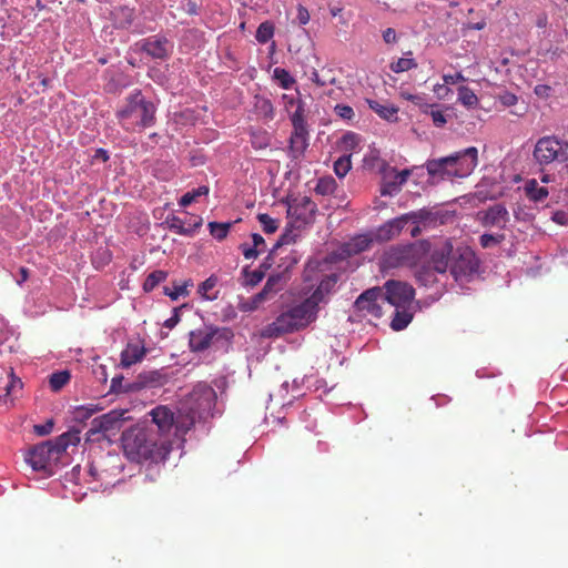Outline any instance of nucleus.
Segmentation results:
<instances>
[{"mask_svg": "<svg viewBox=\"0 0 568 568\" xmlns=\"http://www.w3.org/2000/svg\"><path fill=\"white\" fill-rule=\"evenodd\" d=\"M458 101L467 108H474L478 104V98L475 92L465 85L458 88Z\"/></svg>", "mask_w": 568, "mask_h": 568, "instance_id": "obj_40", "label": "nucleus"}, {"mask_svg": "<svg viewBox=\"0 0 568 568\" xmlns=\"http://www.w3.org/2000/svg\"><path fill=\"white\" fill-rule=\"evenodd\" d=\"M231 336L230 328L204 325L190 332L189 346L192 352H204L214 341L229 339Z\"/></svg>", "mask_w": 568, "mask_h": 568, "instance_id": "obj_12", "label": "nucleus"}, {"mask_svg": "<svg viewBox=\"0 0 568 568\" xmlns=\"http://www.w3.org/2000/svg\"><path fill=\"white\" fill-rule=\"evenodd\" d=\"M346 265L336 262L326 264V257L322 260V302L324 301V294H329L336 287L339 282Z\"/></svg>", "mask_w": 568, "mask_h": 568, "instance_id": "obj_20", "label": "nucleus"}, {"mask_svg": "<svg viewBox=\"0 0 568 568\" xmlns=\"http://www.w3.org/2000/svg\"><path fill=\"white\" fill-rule=\"evenodd\" d=\"M143 384L149 387L162 386L166 383V375L159 371H151L140 375Z\"/></svg>", "mask_w": 568, "mask_h": 568, "instance_id": "obj_36", "label": "nucleus"}, {"mask_svg": "<svg viewBox=\"0 0 568 568\" xmlns=\"http://www.w3.org/2000/svg\"><path fill=\"white\" fill-rule=\"evenodd\" d=\"M146 355V348L142 341L129 342L120 355V365L129 368L132 365L142 362Z\"/></svg>", "mask_w": 568, "mask_h": 568, "instance_id": "obj_23", "label": "nucleus"}, {"mask_svg": "<svg viewBox=\"0 0 568 568\" xmlns=\"http://www.w3.org/2000/svg\"><path fill=\"white\" fill-rule=\"evenodd\" d=\"M273 77L280 82L281 87L286 90L290 89L295 82L290 72L283 68H275L273 71Z\"/></svg>", "mask_w": 568, "mask_h": 568, "instance_id": "obj_44", "label": "nucleus"}, {"mask_svg": "<svg viewBox=\"0 0 568 568\" xmlns=\"http://www.w3.org/2000/svg\"><path fill=\"white\" fill-rule=\"evenodd\" d=\"M430 248V243L426 240L390 245L381 256V270L388 271L417 267L429 255Z\"/></svg>", "mask_w": 568, "mask_h": 568, "instance_id": "obj_4", "label": "nucleus"}, {"mask_svg": "<svg viewBox=\"0 0 568 568\" xmlns=\"http://www.w3.org/2000/svg\"><path fill=\"white\" fill-rule=\"evenodd\" d=\"M453 251V243L449 240H446L439 247L429 252L428 265H430L437 273L445 274L447 270L450 271Z\"/></svg>", "mask_w": 568, "mask_h": 568, "instance_id": "obj_21", "label": "nucleus"}, {"mask_svg": "<svg viewBox=\"0 0 568 568\" xmlns=\"http://www.w3.org/2000/svg\"><path fill=\"white\" fill-rule=\"evenodd\" d=\"M155 112V104L146 100L140 90H135L116 111V118L125 131L135 132L153 126Z\"/></svg>", "mask_w": 568, "mask_h": 568, "instance_id": "obj_3", "label": "nucleus"}, {"mask_svg": "<svg viewBox=\"0 0 568 568\" xmlns=\"http://www.w3.org/2000/svg\"><path fill=\"white\" fill-rule=\"evenodd\" d=\"M203 220L199 215H192L186 213V217L182 219L178 215H169L165 220L168 229L179 235L194 236L197 230L201 227Z\"/></svg>", "mask_w": 568, "mask_h": 568, "instance_id": "obj_19", "label": "nucleus"}, {"mask_svg": "<svg viewBox=\"0 0 568 568\" xmlns=\"http://www.w3.org/2000/svg\"><path fill=\"white\" fill-rule=\"evenodd\" d=\"M57 450L62 455L69 446H77L80 443V432L71 429L52 439Z\"/></svg>", "mask_w": 568, "mask_h": 568, "instance_id": "obj_28", "label": "nucleus"}, {"mask_svg": "<svg viewBox=\"0 0 568 568\" xmlns=\"http://www.w3.org/2000/svg\"><path fill=\"white\" fill-rule=\"evenodd\" d=\"M53 426H54L53 420L48 419L44 424L34 425L33 430L38 436H45L52 432Z\"/></svg>", "mask_w": 568, "mask_h": 568, "instance_id": "obj_50", "label": "nucleus"}, {"mask_svg": "<svg viewBox=\"0 0 568 568\" xmlns=\"http://www.w3.org/2000/svg\"><path fill=\"white\" fill-rule=\"evenodd\" d=\"M417 68V62L413 58H399L390 63V70L395 73L405 72Z\"/></svg>", "mask_w": 568, "mask_h": 568, "instance_id": "obj_42", "label": "nucleus"}, {"mask_svg": "<svg viewBox=\"0 0 568 568\" xmlns=\"http://www.w3.org/2000/svg\"><path fill=\"white\" fill-rule=\"evenodd\" d=\"M344 143L349 146H355L358 143V135L355 133H347L343 136Z\"/></svg>", "mask_w": 568, "mask_h": 568, "instance_id": "obj_64", "label": "nucleus"}, {"mask_svg": "<svg viewBox=\"0 0 568 568\" xmlns=\"http://www.w3.org/2000/svg\"><path fill=\"white\" fill-rule=\"evenodd\" d=\"M500 101L506 106L515 105L518 101L517 97L510 92H505L500 95Z\"/></svg>", "mask_w": 568, "mask_h": 568, "instance_id": "obj_60", "label": "nucleus"}, {"mask_svg": "<svg viewBox=\"0 0 568 568\" xmlns=\"http://www.w3.org/2000/svg\"><path fill=\"white\" fill-rule=\"evenodd\" d=\"M324 94L333 99H338L342 95V87L338 84H327V87L322 88V95Z\"/></svg>", "mask_w": 568, "mask_h": 568, "instance_id": "obj_53", "label": "nucleus"}, {"mask_svg": "<svg viewBox=\"0 0 568 568\" xmlns=\"http://www.w3.org/2000/svg\"><path fill=\"white\" fill-rule=\"evenodd\" d=\"M274 23L271 21H264L258 26L255 38L258 43L264 44L267 43L274 37Z\"/></svg>", "mask_w": 568, "mask_h": 568, "instance_id": "obj_38", "label": "nucleus"}, {"mask_svg": "<svg viewBox=\"0 0 568 568\" xmlns=\"http://www.w3.org/2000/svg\"><path fill=\"white\" fill-rule=\"evenodd\" d=\"M373 240L368 235H357L349 242L344 243L336 252L331 253L326 256V264L336 262L347 264V258L352 255L359 254L368 250L372 245Z\"/></svg>", "mask_w": 568, "mask_h": 568, "instance_id": "obj_16", "label": "nucleus"}, {"mask_svg": "<svg viewBox=\"0 0 568 568\" xmlns=\"http://www.w3.org/2000/svg\"><path fill=\"white\" fill-rule=\"evenodd\" d=\"M505 235L504 234H489L485 233L479 237V243L481 247L489 248L493 246H496L504 242Z\"/></svg>", "mask_w": 568, "mask_h": 568, "instance_id": "obj_46", "label": "nucleus"}, {"mask_svg": "<svg viewBox=\"0 0 568 568\" xmlns=\"http://www.w3.org/2000/svg\"><path fill=\"white\" fill-rule=\"evenodd\" d=\"M367 104L382 119L389 122H396L398 120V108L394 104H383L376 100H367Z\"/></svg>", "mask_w": 568, "mask_h": 568, "instance_id": "obj_26", "label": "nucleus"}, {"mask_svg": "<svg viewBox=\"0 0 568 568\" xmlns=\"http://www.w3.org/2000/svg\"><path fill=\"white\" fill-rule=\"evenodd\" d=\"M532 155L540 165H548L555 161L568 162V141L554 135L542 136L537 141Z\"/></svg>", "mask_w": 568, "mask_h": 568, "instance_id": "obj_7", "label": "nucleus"}, {"mask_svg": "<svg viewBox=\"0 0 568 568\" xmlns=\"http://www.w3.org/2000/svg\"><path fill=\"white\" fill-rule=\"evenodd\" d=\"M382 288L385 303L396 308H406L415 296L413 286L400 281L389 280Z\"/></svg>", "mask_w": 568, "mask_h": 568, "instance_id": "obj_13", "label": "nucleus"}, {"mask_svg": "<svg viewBox=\"0 0 568 568\" xmlns=\"http://www.w3.org/2000/svg\"><path fill=\"white\" fill-rule=\"evenodd\" d=\"M21 388L22 382L14 375L12 369L8 372L0 368V399H6Z\"/></svg>", "mask_w": 568, "mask_h": 568, "instance_id": "obj_24", "label": "nucleus"}, {"mask_svg": "<svg viewBox=\"0 0 568 568\" xmlns=\"http://www.w3.org/2000/svg\"><path fill=\"white\" fill-rule=\"evenodd\" d=\"M95 412H97V408L93 406H91V407L81 406V407L77 408L75 414H77L78 419H85V418H90Z\"/></svg>", "mask_w": 568, "mask_h": 568, "instance_id": "obj_56", "label": "nucleus"}, {"mask_svg": "<svg viewBox=\"0 0 568 568\" xmlns=\"http://www.w3.org/2000/svg\"><path fill=\"white\" fill-rule=\"evenodd\" d=\"M168 277V273L162 270H156L150 273L144 283L143 290L144 292H152L161 282H164Z\"/></svg>", "mask_w": 568, "mask_h": 568, "instance_id": "obj_37", "label": "nucleus"}, {"mask_svg": "<svg viewBox=\"0 0 568 568\" xmlns=\"http://www.w3.org/2000/svg\"><path fill=\"white\" fill-rule=\"evenodd\" d=\"M392 172L394 173V180L386 182L383 185L381 190L382 195H392L394 192L398 191L399 186L406 183L412 173L408 169H405L400 172H397L395 169H393Z\"/></svg>", "mask_w": 568, "mask_h": 568, "instance_id": "obj_29", "label": "nucleus"}, {"mask_svg": "<svg viewBox=\"0 0 568 568\" xmlns=\"http://www.w3.org/2000/svg\"><path fill=\"white\" fill-rule=\"evenodd\" d=\"M384 291L376 286L363 292L355 301L354 305L358 312L371 315L376 318L383 315Z\"/></svg>", "mask_w": 568, "mask_h": 568, "instance_id": "obj_15", "label": "nucleus"}, {"mask_svg": "<svg viewBox=\"0 0 568 568\" xmlns=\"http://www.w3.org/2000/svg\"><path fill=\"white\" fill-rule=\"evenodd\" d=\"M436 271L430 265H420V267L416 271L415 277L418 283H420L424 286H430L433 285L437 278H436Z\"/></svg>", "mask_w": 568, "mask_h": 568, "instance_id": "obj_34", "label": "nucleus"}, {"mask_svg": "<svg viewBox=\"0 0 568 568\" xmlns=\"http://www.w3.org/2000/svg\"><path fill=\"white\" fill-rule=\"evenodd\" d=\"M257 220H258L260 224L262 225L263 231L266 234H273L278 229V221L273 219V217H271L266 213L257 214Z\"/></svg>", "mask_w": 568, "mask_h": 568, "instance_id": "obj_43", "label": "nucleus"}, {"mask_svg": "<svg viewBox=\"0 0 568 568\" xmlns=\"http://www.w3.org/2000/svg\"><path fill=\"white\" fill-rule=\"evenodd\" d=\"M141 49L148 55L163 60L171 54L173 44L165 37L152 36L142 41Z\"/></svg>", "mask_w": 568, "mask_h": 568, "instance_id": "obj_22", "label": "nucleus"}, {"mask_svg": "<svg viewBox=\"0 0 568 568\" xmlns=\"http://www.w3.org/2000/svg\"><path fill=\"white\" fill-rule=\"evenodd\" d=\"M383 40L389 44V43H395L397 41V34H396V31L395 29L393 28H387L386 30L383 31Z\"/></svg>", "mask_w": 568, "mask_h": 568, "instance_id": "obj_59", "label": "nucleus"}, {"mask_svg": "<svg viewBox=\"0 0 568 568\" xmlns=\"http://www.w3.org/2000/svg\"><path fill=\"white\" fill-rule=\"evenodd\" d=\"M180 322L179 308L173 310V315L164 322V327L172 329Z\"/></svg>", "mask_w": 568, "mask_h": 568, "instance_id": "obj_61", "label": "nucleus"}, {"mask_svg": "<svg viewBox=\"0 0 568 568\" xmlns=\"http://www.w3.org/2000/svg\"><path fill=\"white\" fill-rule=\"evenodd\" d=\"M123 453L131 462L159 464L168 459L172 438L159 434L152 426L134 425L121 436Z\"/></svg>", "mask_w": 568, "mask_h": 568, "instance_id": "obj_2", "label": "nucleus"}, {"mask_svg": "<svg viewBox=\"0 0 568 568\" xmlns=\"http://www.w3.org/2000/svg\"><path fill=\"white\" fill-rule=\"evenodd\" d=\"M280 281H281L280 275H272L267 278L262 291L252 297V303H253L254 307H257L260 304H262L266 300L271 298L278 292L280 288L277 287V285L280 283Z\"/></svg>", "mask_w": 568, "mask_h": 568, "instance_id": "obj_25", "label": "nucleus"}, {"mask_svg": "<svg viewBox=\"0 0 568 568\" xmlns=\"http://www.w3.org/2000/svg\"><path fill=\"white\" fill-rule=\"evenodd\" d=\"M443 80L445 84H456L458 82L465 81L466 79L462 72H456L455 74H445Z\"/></svg>", "mask_w": 568, "mask_h": 568, "instance_id": "obj_57", "label": "nucleus"}, {"mask_svg": "<svg viewBox=\"0 0 568 568\" xmlns=\"http://www.w3.org/2000/svg\"><path fill=\"white\" fill-rule=\"evenodd\" d=\"M231 226H232V223H230V222H225V223L210 222L209 223L210 234L215 240L222 241L227 236Z\"/></svg>", "mask_w": 568, "mask_h": 568, "instance_id": "obj_41", "label": "nucleus"}, {"mask_svg": "<svg viewBox=\"0 0 568 568\" xmlns=\"http://www.w3.org/2000/svg\"><path fill=\"white\" fill-rule=\"evenodd\" d=\"M404 221L400 219L392 220L377 230V239L379 241H389L397 236L403 229Z\"/></svg>", "mask_w": 568, "mask_h": 568, "instance_id": "obj_30", "label": "nucleus"}, {"mask_svg": "<svg viewBox=\"0 0 568 568\" xmlns=\"http://www.w3.org/2000/svg\"><path fill=\"white\" fill-rule=\"evenodd\" d=\"M209 192L210 189L206 185H201L197 189H193L192 191H189L181 196V199L179 200V205L182 207H186L191 205L193 202H195L197 197L207 195Z\"/></svg>", "mask_w": 568, "mask_h": 568, "instance_id": "obj_35", "label": "nucleus"}, {"mask_svg": "<svg viewBox=\"0 0 568 568\" xmlns=\"http://www.w3.org/2000/svg\"><path fill=\"white\" fill-rule=\"evenodd\" d=\"M71 378V375L68 371L55 372L50 375L49 384L53 392H59L62 387H64Z\"/></svg>", "mask_w": 568, "mask_h": 568, "instance_id": "obj_39", "label": "nucleus"}, {"mask_svg": "<svg viewBox=\"0 0 568 568\" xmlns=\"http://www.w3.org/2000/svg\"><path fill=\"white\" fill-rule=\"evenodd\" d=\"M551 220L559 225H567L568 214L564 211H557L552 214Z\"/></svg>", "mask_w": 568, "mask_h": 568, "instance_id": "obj_58", "label": "nucleus"}, {"mask_svg": "<svg viewBox=\"0 0 568 568\" xmlns=\"http://www.w3.org/2000/svg\"><path fill=\"white\" fill-rule=\"evenodd\" d=\"M338 74L339 72H336L333 69H322V88L327 87V84L334 85L337 84V82L339 83Z\"/></svg>", "mask_w": 568, "mask_h": 568, "instance_id": "obj_47", "label": "nucleus"}, {"mask_svg": "<svg viewBox=\"0 0 568 568\" xmlns=\"http://www.w3.org/2000/svg\"><path fill=\"white\" fill-rule=\"evenodd\" d=\"M149 415L151 416L149 426L159 430L161 436L165 435L169 438H172L171 430L173 427L176 432L185 434L194 426V417H185L182 414L175 417L172 409L163 405L154 407Z\"/></svg>", "mask_w": 568, "mask_h": 568, "instance_id": "obj_6", "label": "nucleus"}, {"mask_svg": "<svg viewBox=\"0 0 568 568\" xmlns=\"http://www.w3.org/2000/svg\"><path fill=\"white\" fill-rule=\"evenodd\" d=\"M297 20L300 24H306L310 21V13L303 6H298L297 8Z\"/></svg>", "mask_w": 568, "mask_h": 568, "instance_id": "obj_62", "label": "nucleus"}, {"mask_svg": "<svg viewBox=\"0 0 568 568\" xmlns=\"http://www.w3.org/2000/svg\"><path fill=\"white\" fill-rule=\"evenodd\" d=\"M413 314L406 311L405 308H396L394 310V316L390 322V327L394 331H402L407 327V325L412 322Z\"/></svg>", "mask_w": 568, "mask_h": 568, "instance_id": "obj_33", "label": "nucleus"}, {"mask_svg": "<svg viewBox=\"0 0 568 568\" xmlns=\"http://www.w3.org/2000/svg\"><path fill=\"white\" fill-rule=\"evenodd\" d=\"M240 248L246 260L256 258L258 254L262 252V250H256L255 247L248 246L245 243L241 244Z\"/></svg>", "mask_w": 568, "mask_h": 568, "instance_id": "obj_54", "label": "nucleus"}, {"mask_svg": "<svg viewBox=\"0 0 568 568\" xmlns=\"http://www.w3.org/2000/svg\"><path fill=\"white\" fill-rule=\"evenodd\" d=\"M336 189V182L332 176H322V195L333 193Z\"/></svg>", "mask_w": 568, "mask_h": 568, "instance_id": "obj_51", "label": "nucleus"}, {"mask_svg": "<svg viewBox=\"0 0 568 568\" xmlns=\"http://www.w3.org/2000/svg\"><path fill=\"white\" fill-rule=\"evenodd\" d=\"M216 393L214 388L206 384L196 385L190 394V407L185 417H194L196 419H205L212 416V412L216 405Z\"/></svg>", "mask_w": 568, "mask_h": 568, "instance_id": "obj_9", "label": "nucleus"}, {"mask_svg": "<svg viewBox=\"0 0 568 568\" xmlns=\"http://www.w3.org/2000/svg\"><path fill=\"white\" fill-rule=\"evenodd\" d=\"M351 158L341 156L334 162V172L338 178H344L351 170Z\"/></svg>", "mask_w": 568, "mask_h": 568, "instance_id": "obj_45", "label": "nucleus"}, {"mask_svg": "<svg viewBox=\"0 0 568 568\" xmlns=\"http://www.w3.org/2000/svg\"><path fill=\"white\" fill-rule=\"evenodd\" d=\"M316 204L310 197H296L287 202V215L298 223L297 227L302 224L314 222Z\"/></svg>", "mask_w": 568, "mask_h": 568, "instance_id": "obj_17", "label": "nucleus"}, {"mask_svg": "<svg viewBox=\"0 0 568 568\" xmlns=\"http://www.w3.org/2000/svg\"><path fill=\"white\" fill-rule=\"evenodd\" d=\"M126 414L128 410L124 409H112L106 414L93 418L87 435L91 438L100 433L104 434L119 430L123 422L128 419Z\"/></svg>", "mask_w": 568, "mask_h": 568, "instance_id": "obj_14", "label": "nucleus"}, {"mask_svg": "<svg viewBox=\"0 0 568 568\" xmlns=\"http://www.w3.org/2000/svg\"><path fill=\"white\" fill-rule=\"evenodd\" d=\"M477 163L478 150L470 146L449 156L428 160L426 169L434 178H466L475 170Z\"/></svg>", "mask_w": 568, "mask_h": 568, "instance_id": "obj_5", "label": "nucleus"}, {"mask_svg": "<svg viewBox=\"0 0 568 568\" xmlns=\"http://www.w3.org/2000/svg\"><path fill=\"white\" fill-rule=\"evenodd\" d=\"M252 240H253V247H255L256 250H262V252H263L266 246L265 240L263 239V236L260 235L258 233H253Z\"/></svg>", "mask_w": 568, "mask_h": 568, "instance_id": "obj_63", "label": "nucleus"}, {"mask_svg": "<svg viewBox=\"0 0 568 568\" xmlns=\"http://www.w3.org/2000/svg\"><path fill=\"white\" fill-rule=\"evenodd\" d=\"M219 283V277L215 274L210 275L197 287V294L206 301H215L219 298V292H212Z\"/></svg>", "mask_w": 568, "mask_h": 568, "instance_id": "obj_31", "label": "nucleus"}, {"mask_svg": "<svg viewBox=\"0 0 568 568\" xmlns=\"http://www.w3.org/2000/svg\"><path fill=\"white\" fill-rule=\"evenodd\" d=\"M60 453L53 444V440H45L31 447L26 455V462L36 471H49L60 458Z\"/></svg>", "mask_w": 568, "mask_h": 568, "instance_id": "obj_11", "label": "nucleus"}, {"mask_svg": "<svg viewBox=\"0 0 568 568\" xmlns=\"http://www.w3.org/2000/svg\"><path fill=\"white\" fill-rule=\"evenodd\" d=\"M477 221L487 229L504 230L509 222V212L501 203L494 204L477 213Z\"/></svg>", "mask_w": 568, "mask_h": 568, "instance_id": "obj_18", "label": "nucleus"}, {"mask_svg": "<svg viewBox=\"0 0 568 568\" xmlns=\"http://www.w3.org/2000/svg\"><path fill=\"white\" fill-rule=\"evenodd\" d=\"M479 260L468 246H458L453 251L450 274L456 282H469L478 272Z\"/></svg>", "mask_w": 568, "mask_h": 568, "instance_id": "obj_8", "label": "nucleus"}, {"mask_svg": "<svg viewBox=\"0 0 568 568\" xmlns=\"http://www.w3.org/2000/svg\"><path fill=\"white\" fill-rule=\"evenodd\" d=\"M336 114L344 120H351L354 116V111L351 106L344 104H336L334 106Z\"/></svg>", "mask_w": 568, "mask_h": 568, "instance_id": "obj_49", "label": "nucleus"}, {"mask_svg": "<svg viewBox=\"0 0 568 568\" xmlns=\"http://www.w3.org/2000/svg\"><path fill=\"white\" fill-rule=\"evenodd\" d=\"M294 242V237L292 235V232L286 230L281 236L280 239L276 241V243L274 244V247L272 248L271 253L275 252L278 247L283 246V245H286V244H290Z\"/></svg>", "mask_w": 568, "mask_h": 568, "instance_id": "obj_52", "label": "nucleus"}, {"mask_svg": "<svg viewBox=\"0 0 568 568\" xmlns=\"http://www.w3.org/2000/svg\"><path fill=\"white\" fill-rule=\"evenodd\" d=\"M524 192L526 196L535 203L545 201L546 197L549 195L548 187L540 186L535 179L528 180L525 183Z\"/></svg>", "mask_w": 568, "mask_h": 568, "instance_id": "obj_27", "label": "nucleus"}, {"mask_svg": "<svg viewBox=\"0 0 568 568\" xmlns=\"http://www.w3.org/2000/svg\"><path fill=\"white\" fill-rule=\"evenodd\" d=\"M193 286V281L191 278L183 282H174L173 287H164V294L169 296L172 301H178L180 296L189 295V287Z\"/></svg>", "mask_w": 568, "mask_h": 568, "instance_id": "obj_32", "label": "nucleus"}, {"mask_svg": "<svg viewBox=\"0 0 568 568\" xmlns=\"http://www.w3.org/2000/svg\"><path fill=\"white\" fill-rule=\"evenodd\" d=\"M243 273L246 275V284L250 286L257 285L264 277V273L262 271H252L248 272L246 268L243 271Z\"/></svg>", "mask_w": 568, "mask_h": 568, "instance_id": "obj_48", "label": "nucleus"}, {"mask_svg": "<svg viewBox=\"0 0 568 568\" xmlns=\"http://www.w3.org/2000/svg\"><path fill=\"white\" fill-rule=\"evenodd\" d=\"M287 112L295 106V111L291 115L294 132L291 135V148L296 152H303L306 148L307 131L303 118V110L294 94H283L282 97Z\"/></svg>", "mask_w": 568, "mask_h": 568, "instance_id": "obj_10", "label": "nucleus"}, {"mask_svg": "<svg viewBox=\"0 0 568 568\" xmlns=\"http://www.w3.org/2000/svg\"><path fill=\"white\" fill-rule=\"evenodd\" d=\"M298 295L300 303L288 306L272 323L263 327L261 336L276 338L307 327L317 317L320 305V258L312 256L306 262Z\"/></svg>", "mask_w": 568, "mask_h": 568, "instance_id": "obj_1", "label": "nucleus"}, {"mask_svg": "<svg viewBox=\"0 0 568 568\" xmlns=\"http://www.w3.org/2000/svg\"><path fill=\"white\" fill-rule=\"evenodd\" d=\"M430 116L434 125L437 128L444 126L447 122L445 114L440 110H432Z\"/></svg>", "mask_w": 568, "mask_h": 568, "instance_id": "obj_55", "label": "nucleus"}]
</instances>
